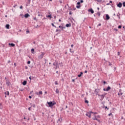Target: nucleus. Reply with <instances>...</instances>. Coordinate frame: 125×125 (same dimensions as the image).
Returning <instances> with one entry per match:
<instances>
[{"label": "nucleus", "instance_id": "obj_1", "mask_svg": "<svg viewBox=\"0 0 125 125\" xmlns=\"http://www.w3.org/2000/svg\"><path fill=\"white\" fill-rule=\"evenodd\" d=\"M53 66H56V70L57 68H59V65L58 64V62L57 61H55V62L53 63Z\"/></svg>", "mask_w": 125, "mask_h": 125}, {"label": "nucleus", "instance_id": "obj_2", "mask_svg": "<svg viewBox=\"0 0 125 125\" xmlns=\"http://www.w3.org/2000/svg\"><path fill=\"white\" fill-rule=\"evenodd\" d=\"M47 104L49 105V107H53V105L56 104V103H52V102H47Z\"/></svg>", "mask_w": 125, "mask_h": 125}, {"label": "nucleus", "instance_id": "obj_3", "mask_svg": "<svg viewBox=\"0 0 125 125\" xmlns=\"http://www.w3.org/2000/svg\"><path fill=\"white\" fill-rule=\"evenodd\" d=\"M45 54L44 52H41V54L39 56L38 58L39 59H42L43 58V56Z\"/></svg>", "mask_w": 125, "mask_h": 125}, {"label": "nucleus", "instance_id": "obj_4", "mask_svg": "<svg viewBox=\"0 0 125 125\" xmlns=\"http://www.w3.org/2000/svg\"><path fill=\"white\" fill-rule=\"evenodd\" d=\"M123 94V93H122V89H119V91L118 92V95H119V96H122V95Z\"/></svg>", "mask_w": 125, "mask_h": 125}, {"label": "nucleus", "instance_id": "obj_5", "mask_svg": "<svg viewBox=\"0 0 125 125\" xmlns=\"http://www.w3.org/2000/svg\"><path fill=\"white\" fill-rule=\"evenodd\" d=\"M4 94H5V97L6 98V96H9V91H6V92H4Z\"/></svg>", "mask_w": 125, "mask_h": 125}, {"label": "nucleus", "instance_id": "obj_6", "mask_svg": "<svg viewBox=\"0 0 125 125\" xmlns=\"http://www.w3.org/2000/svg\"><path fill=\"white\" fill-rule=\"evenodd\" d=\"M88 12H91L92 14H93L94 13V11L93 10V9H92V8L88 9Z\"/></svg>", "mask_w": 125, "mask_h": 125}, {"label": "nucleus", "instance_id": "obj_7", "mask_svg": "<svg viewBox=\"0 0 125 125\" xmlns=\"http://www.w3.org/2000/svg\"><path fill=\"white\" fill-rule=\"evenodd\" d=\"M122 6H123V4L122 3V2H120L118 4H117V7H119L120 8H121V7H122Z\"/></svg>", "mask_w": 125, "mask_h": 125}, {"label": "nucleus", "instance_id": "obj_8", "mask_svg": "<svg viewBox=\"0 0 125 125\" xmlns=\"http://www.w3.org/2000/svg\"><path fill=\"white\" fill-rule=\"evenodd\" d=\"M6 84L8 86H9V85H10V84H11V83H10V82L7 80L6 82Z\"/></svg>", "mask_w": 125, "mask_h": 125}, {"label": "nucleus", "instance_id": "obj_9", "mask_svg": "<svg viewBox=\"0 0 125 125\" xmlns=\"http://www.w3.org/2000/svg\"><path fill=\"white\" fill-rule=\"evenodd\" d=\"M24 16L25 18H28V17H30V15L28 13H26V14H25Z\"/></svg>", "mask_w": 125, "mask_h": 125}, {"label": "nucleus", "instance_id": "obj_10", "mask_svg": "<svg viewBox=\"0 0 125 125\" xmlns=\"http://www.w3.org/2000/svg\"><path fill=\"white\" fill-rule=\"evenodd\" d=\"M9 45H11L12 47H14L15 46V44L13 43H9Z\"/></svg>", "mask_w": 125, "mask_h": 125}, {"label": "nucleus", "instance_id": "obj_11", "mask_svg": "<svg viewBox=\"0 0 125 125\" xmlns=\"http://www.w3.org/2000/svg\"><path fill=\"white\" fill-rule=\"evenodd\" d=\"M105 17L106 20H109V19H110V16H109V15L108 14L106 15Z\"/></svg>", "mask_w": 125, "mask_h": 125}, {"label": "nucleus", "instance_id": "obj_12", "mask_svg": "<svg viewBox=\"0 0 125 125\" xmlns=\"http://www.w3.org/2000/svg\"><path fill=\"white\" fill-rule=\"evenodd\" d=\"M86 116L89 118H91V114L90 113H86Z\"/></svg>", "mask_w": 125, "mask_h": 125}, {"label": "nucleus", "instance_id": "obj_13", "mask_svg": "<svg viewBox=\"0 0 125 125\" xmlns=\"http://www.w3.org/2000/svg\"><path fill=\"white\" fill-rule=\"evenodd\" d=\"M83 72H81L80 74H79L78 75V78H81L82 77V75H83Z\"/></svg>", "mask_w": 125, "mask_h": 125}, {"label": "nucleus", "instance_id": "obj_14", "mask_svg": "<svg viewBox=\"0 0 125 125\" xmlns=\"http://www.w3.org/2000/svg\"><path fill=\"white\" fill-rule=\"evenodd\" d=\"M105 96H106V94L101 95V98H102V99H104V97H105Z\"/></svg>", "mask_w": 125, "mask_h": 125}, {"label": "nucleus", "instance_id": "obj_15", "mask_svg": "<svg viewBox=\"0 0 125 125\" xmlns=\"http://www.w3.org/2000/svg\"><path fill=\"white\" fill-rule=\"evenodd\" d=\"M110 89H111V87L110 86H108L106 89V91H109Z\"/></svg>", "mask_w": 125, "mask_h": 125}, {"label": "nucleus", "instance_id": "obj_16", "mask_svg": "<svg viewBox=\"0 0 125 125\" xmlns=\"http://www.w3.org/2000/svg\"><path fill=\"white\" fill-rule=\"evenodd\" d=\"M22 84H23V85H26L27 84V81H24L22 82Z\"/></svg>", "mask_w": 125, "mask_h": 125}, {"label": "nucleus", "instance_id": "obj_17", "mask_svg": "<svg viewBox=\"0 0 125 125\" xmlns=\"http://www.w3.org/2000/svg\"><path fill=\"white\" fill-rule=\"evenodd\" d=\"M117 17H118L119 19H121V14H120V13H117Z\"/></svg>", "mask_w": 125, "mask_h": 125}, {"label": "nucleus", "instance_id": "obj_18", "mask_svg": "<svg viewBox=\"0 0 125 125\" xmlns=\"http://www.w3.org/2000/svg\"><path fill=\"white\" fill-rule=\"evenodd\" d=\"M65 26H66V27H67V28H69V27H71V23H69V24L67 23V24H66Z\"/></svg>", "mask_w": 125, "mask_h": 125}, {"label": "nucleus", "instance_id": "obj_19", "mask_svg": "<svg viewBox=\"0 0 125 125\" xmlns=\"http://www.w3.org/2000/svg\"><path fill=\"white\" fill-rule=\"evenodd\" d=\"M95 92L96 95L97 94H98V89H96L95 90Z\"/></svg>", "mask_w": 125, "mask_h": 125}, {"label": "nucleus", "instance_id": "obj_20", "mask_svg": "<svg viewBox=\"0 0 125 125\" xmlns=\"http://www.w3.org/2000/svg\"><path fill=\"white\" fill-rule=\"evenodd\" d=\"M46 18H52V16H51V15H49L48 16H46Z\"/></svg>", "mask_w": 125, "mask_h": 125}, {"label": "nucleus", "instance_id": "obj_21", "mask_svg": "<svg viewBox=\"0 0 125 125\" xmlns=\"http://www.w3.org/2000/svg\"><path fill=\"white\" fill-rule=\"evenodd\" d=\"M56 93L57 94H59V90L58 89V88H57V89H56Z\"/></svg>", "mask_w": 125, "mask_h": 125}, {"label": "nucleus", "instance_id": "obj_22", "mask_svg": "<svg viewBox=\"0 0 125 125\" xmlns=\"http://www.w3.org/2000/svg\"><path fill=\"white\" fill-rule=\"evenodd\" d=\"M9 27H10V25L9 24H6V29H9Z\"/></svg>", "mask_w": 125, "mask_h": 125}, {"label": "nucleus", "instance_id": "obj_23", "mask_svg": "<svg viewBox=\"0 0 125 125\" xmlns=\"http://www.w3.org/2000/svg\"><path fill=\"white\" fill-rule=\"evenodd\" d=\"M34 51H35V49H34V48L31 49V53L34 54Z\"/></svg>", "mask_w": 125, "mask_h": 125}, {"label": "nucleus", "instance_id": "obj_24", "mask_svg": "<svg viewBox=\"0 0 125 125\" xmlns=\"http://www.w3.org/2000/svg\"><path fill=\"white\" fill-rule=\"evenodd\" d=\"M38 94H39V95H42V91H39V92L38 93Z\"/></svg>", "mask_w": 125, "mask_h": 125}, {"label": "nucleus", "instance_id": "obj_25", "mask_svg": "<svg viewBox=\"0 0 125 125\" xmlns=\"http://www.w3.org/2000/svg\"><path fill=\"white\" fill-rule=\"evenodd\" d=\"M69 51L71 53H74V50H72L71 48L69 49Z\"/></svg>", "mask_w": 125, "mask_h": 125}, {"label": "nucleus", "instance_id": "obj_26", "mask_svg": "<svg viewBox=\"0 0 125 125\" xmlns=\"http://www.w3.org/2000/svg\"><path fill=\"white\" fill-rule=\"evenodd\" d=\"M97 14H98L99 17H100V15L101 14V13H100V12H97Z\"/></svg>", "mask_w": 125, "mask_h": 125}, {"label": "nucleus", "instance_id": "obj_27", "mask_svg": "<svg viewBox=\"0 0 125 125\" xmlns=\"http://www.w3.org/2000/svg\"><path fill=\"white\" fill-rule=\"evenodd\" d=\"M77 8H81V5H78L76 6Z\"/></svg>", "mask_w": 125, "mask_h": 125}, {"label": "nucleus", "instance_id": "obj_28", "mask_svg": "<svg viewBox=\"0 0 125 125\" xmlns=\"http://www.w3.org/2000/svg\"><path fill=\"white\" fill-rule=\"evenodd\" d=\"M90 114H97V112H93L92 111H90Z\"/></svg>", "mask_w": 125, "mask_h": 125}, {"label": "nucleus", "instance_id": "obj_29", "mask_svg": "<svg viewBox=\"0 0 125 125\" xmlns=\"http://www.w3.org/2000/svg\"><path fill=\"white\" fill-rule=\"evenodd\" d=\"M95 1H97L98 2H101L102 1V0H95Z\"/></svg>", "mask_w": 125, "mask_h": 125}, {"label": "nucleus", "instance_id": "obj_30", "mask_svg": "<svg viewBox=\"0 0 125 125\" xmlns=\"http://www.w3.org/2000/svg\"><path fill=\"white\" fill-rule=\"evenodd\" d=\"M108 63V66H112V63L110 62H107Z\"/></svg>", "mask_w": 125, "mask_h": 125}, {"label": "nucleus", "instance_id": "obj_31", "mask_svg": "<svg viewBox=\"0 0 125 125\" xmlns=\"http://www.w3.org/2000/svg\"><path fill=\"white\" fill-rule=\"evenodd\" d=\"M51 25H52V26L53 27H54L55 28H56V26H55L53 23H51Z\"/></svg>", "mask_w": 125, "mask_h": 125}, {"label": "nucleus", "instance_id": "obj_32", "mask_svg": "<svg viewBox=\"0 0 125 125\" xmlns=\"http://www.w3.org/2000/svg\"><path fill=\"white\" fill-rule=\"evenodd\" d=\"M20 16H21V18H24V15L22 14H21L20 15Z\"/></svg>", "mask_w": 125, "mask_h": 125}, {"label": "nucleus", "instance_id": "obj_33", "mask_svg": "<svg viewBox=\"0 0 125 125\" xmlns=\"http://www.w3.org/2000/svg\"><path fill=\"white\" fill-rule=\"evenodd\" d=\"M55 84L56 85H57V84H58V82L57 81H55Z\"/></svg>", "mask_w": 125, "mask_h": 125}, {"label": "nucleus", "instance_id": "obj_34", "mask_svg": "<svg viewBox=\"0 0 125 125\" xmlns=\"http://www.w3.org/2000/svg\"><path fill=\"white\" fill-rule=\"evenodd\" d=\"M92 119H93V120L94 121H95V120H96H96H97V117H94V118H93Z\"/></svg>", "mask_w": 125, "mask_h": 125}, {"label": "nucleus", "instance_id": "obj_35", "mask_svg": "<svg viewBox=\"0 0 125 125\" xmlns=\"http://www.w3.org/2000/svg\"><path fill=\"white\" fill-rule=\"evenodd\" d=\"M0 109H2V104H0Z\"/></svg>", "mask_w": 125, "mask_h": 125}, {"label": "nucleus", "instance_id": "obj_36", "mask_svg": "<svg viewBox=\"0 0 125 125\" xmlns=\"http://www.w3.org/2000/svg\"><path fill=\"white\" fill-rule=\"evenodd\" d=\"M77 4L78 5H81V2H78L77 3Z\"/></svg>", "mask_w": 125, "mask_h": 125}, {"label": "nucleus", "instance_id": "obj_37", "mask_svg": "<svg viewBox=\"0 0 125 125\" xmlns=\"http://www.w3.org/2000/svg\"><path fill=\"white\" fill-rule=\"evenodd\" d=\"M32 106V107H33V108H35L36 107V104H33Z\"/></svg>", "mask_w": 125, "mask_h": 125}, {"label": "nucleus", "instance_id": "obj_38", "mask_svg": "<svg viewBox=\"0 0 125 125\" xmlns=\"http://www.w3.org/2000/svg\"><path fill=\"white\" fill-rule=\"evenodd\" d=\"M85 103H86L87 104H88V101H87V100H85Z\"/></svg>", "mask_w": 125, "mask_h": 125}, {"label": "nucleus", "instance_id": "obj_39", "mask_svg": "<svg viewBox=\"0 0 125 125\" xmlns=\"http://www.w3.org/2000/svg\"><path fill=\"white\" fill-rule=\"evenodd\" d=\"M101 117L100 116V115H98L97 116V119H100Z\"/></svg>", "mask_w": 125, "mask_h": 125}, {"label": "nucleus", "instance_id": "obj_40", "mask_svg": "<svg viewBox=\"0 0 125 125\" xmlns=\"http://www.w3.org/2000/svg\"><path fill=\"white\" fill-rule=\"evenodd\" d=\"M114 31H115V32H118V29L114 28Z\"/></svg>", "mask_w": 125, "mask_h": 125}, {"label": "nucleus", "instance_id": "obj_41", "mask_svg": "<svg viewBox=\"0 0 125 125\" xmlns=\"http://www.w3.org/2000/svg\"><path fill=\"white\" fill-rule=\"evenodd\" d=\"M118 28V29H121V28H122V25H119Z\"/></svg>", "mask_w": 125, "mask_h": 125}, {"label": "nucleus", "instance_id": "obj_42", "mask_svg": "<svg viewBox=\"0 0 125 125\" xmlns=\"http://www.w3.org/2000/svg\"><path fill=\"white\" fill-rule=\"evenodd\" d=\"M27 64H31V61H28L27 62Z\"/></svg>", "mask_w": 125, "mask_h": 125}, {"label": "nucleus", "instance_id": "obj_43", "mask_svg": "<svg viewBox=\"0 0 125 125\" xmlns=\"http://www.w3.org/2000/svg\"><path fill=\"white\" fill-rule=\"evenodd\" d=\"M69 15H72V12L70 11L69 13Z\"/></svg>", "mask_w": 125, "mask_h": 125}, {"label": "nucleus", "instance_id": "obj_44", "mask_svg": "<svg viewBox=\"0 0 125 125\" xmlns=\"http://www.w3.org/2000/svg\"><path fill=\"white\" fill-rule=\"evenodd\" d=\"M123 5L124 7H125V2H124L123 3Z\"/></svg>", "mask_w": 125, "mask_h": 125}, {"label": "nucleus", "instance_id": "obj_45", "mask_svg": "<svg viewBox=\"0 0 125 125\" xmlns=\"http://www.w3.org/2000/svg\"><path fill=\"white\" fill-rule=\"evenodd\" d=\"M108 116H109V117H110V116H113V114L112 113H109L108 114Z\"/></svg>", "mask_w": 125, "mask_h": 125}, {"label": "nucleus", "instance_id": "obj_46", "mask_svg": "<svg viewBox=\"0 0 125 125\" xmlns=\"http://www.w3.org/2000/svg\"><path fill=\"white\" fill-rule=\"evenodd\" d=\"M83 0H80V3H83Z\"/></svg>", "mask_w": 125, "mask_h": 125}, {"label": "nucleus", "instance_id": "obj_47", "mask_svg": "<svg viewBox=\"0 0 125 125\" xmlns=\"http://www.w3.org/2000/svg\"><path fill=\"white\" fill-rule=\"evenodd\" d=\"M104 60L105 62V63H107V62H108L105 59H104Z\"/></svg>", "mask_w": 125, "mask_h": 125}, {"label": "nucleus", "instance_id": "obj_48", "mask_svg": "<svg viewBox=\"0 0 125 125\" xmlns=\"http://www.w3.org/2000/svg\"><path fill=\"white\" fill-rule=\"evenodd\" d=\"M96 121H97L98 123H100V120L97 119Z\"/></svg>", "mask_w": 125, "mask_h": 125}, {"label": "nucleus", "instance_id": "obj_49", "mask_svg": "<svg viewBox=\"0 0 125 125\" xmlns=\"http://www.w3.org/2000/svg\"><path fill=\"white\" fill-rule=\"evenodd\" d=\"M59 31H60V30H59L58 29H56V33H57V32H59Z\"/></svg>", "mask_w": 125, "mask_h": 125}, {"label": "nucleus", "instance_id": "obj_50", "mask_svg": "<svg viewBox=\"0 0 125 125\" xmlns=\"http://www.w3.org/2000/svg\"><path fill=\"white\" fill-rule=\"evenodd\" d=\"M30 33V31L29 30L26 31V34H29Z\"/></svg>", "mask_w": 125, "mask_h": 125}, {"label": "nucleus", "instance_id": "obj_51", "mask_svg": "<svg viewBox=\"0 0 125 125\" xmlns=\"http://www.w3.org/2000/svg\"><path fill=\"white\" fill-rule=\"evenodd\" d=\"M59 2L60 3H62V0H59Z\"/></svg>", "mask_w": 125, "mask_h": 125}, {"label": "nucleus", "instance_id": "obj_52", "mask_svg": "<svg viewBox=\"0 0 125 125\" xmlns=\"http://www.w3.org/2000/svg\"><path fill=\"white\" fill-rule=\"evenodd\" d=\"M28 1V3H31V0H27Z\"/></svg>", "mask_w": 125, "mask_h": 125}, {"label": "nucleus", "instance_id": "obj_53", "mask_svg": "<svg viewBox=\"0 0 125 125\" xmlns=\"http://www.w3.org/2000/svg\"><path fill=\"white\" fill-rule=\"evenodd\" d=\"M105 109H107V110H109V108H108L107 106H105Z\"/></svg>", "mask_w": 125, "mask_h": 125}, {"label": "nucleus", "instance_id": "obj_54", "mask_svg": "<svg viewBox=\"0 0 125 125\" xmlns=\"http://www.w3.org/2000/svg\"><path fill=\"white\" fill-rule=\"evenodd\" d=\"M20 8L21 9H22L23 8V6H21L20 7Z\"/></svg>", "mask_w": 125, "mask_h": 125}, {"label": "nucleus", "instance_id": "obj_55", "mask_svg": "<svg viewBox=\"0 0 125 125\" xmlns=\"http://www.w3.org/2000/svg\"><path fill=\"white\" fill-rule=\"evenodd\" d=\"M72 83H75V79H72Z\"/></svg>", "mask_w": 125, "mask_h": 125}, {"label": "nucleus", "instance_id": "obj_56", "mask_svg": "<svg viewBox=\"0 0 125 125\" xmlns=\"http://www.w3.org/2000/svg\"><path fill=\"white\" fill-rule=\"evenodd\" d=\"M20 90L21 91H23V90H24V89H20Z\"/></svg>", "mask_w": 125, "mask_h": 125}, {"label": "nucleus", "instance_id": "obj_57", "mask_svg": "<svg viewBox=\"0 0 125 125\" xmlns=\"http://www.w3.org/2000/svg\"><path fill=\"white\" fill-rule=\"evenodd\" d=\"M66 27H63V26H62V29H65Z\"/></svg>", "mask_w": 125, "mask_h": 125}, {"label": "nucleus", "instance_id": "obj_58", "mask_svg": "<svg viewBox=\"0 0 125 125\" xmlns=\"http://www.w3.org/2000/svg\"><path fill=\"white\" fill-rule=\"evenodd\" d=\"M38 16H39V17L42 16V15H41V14H38Z\"/></svg>", "mask_w": 125, "mask_h": 125}, {"label": "nucleus", "instance_id": "obj_59", "mask_svg": "<svg viewBox=\"0 0 125 125\" xmlns=\"http://www.w3.org/2000/svg\"><path fill=\"white\" fill-rule=\"evenodd\" d=\"M28 98H29L30 99H31L32 98V96H29Z\"/></svg>", "mask_w": 125, "mask_h": 125}, {"label": "nucleus", "instance_id": "obj_60", "mask_svg": "<svg viewBox=\"0 0 125 125\" xmlns=\"http://www.w3.org/2000/svg\"><path fill=\"white\" fill-rule=\"evenodd\" d=\"M29 80H30V81H31V80H32V77H31V76H30V77H29Z\"/></svg>", "mask_w": 125, "mask_h": 125}, {"label": "nucleus", "instance_id": "obj_61", "mask_svg": "<svg viewBox=\"0 0 125 125\" xmlns=\"http://www.w3.org/2000/svg\"><path fill=\"white\" fill-rule=\"evenodd\" d=\"M28 110H29V111H31V107H29L28 108Z\"/></svg>", "mask_w": 125, "mask_h": 125}, {"label": "nucleus", "instance_id": "obj_62", "mask_svg": "<svg viewBox=\"0 0 125 125\" xmlns=\"http://www.w3.org/2000/svg\"><path fill=\"white\" fill-rule=\"evenodd\" d=\"M25 69H26V70H27L28 69V66H25Z\"/></svg>", "mask_w": 125, "mask_h": 125}, {"label": "nucleus", "instance_id": "obj_63", "mask_svg": "<svg viewBox=\"0 0 125 125\" xmlns=\"http://www.w3.org/2000/svg\"><path fill=\"white\" fill-rule=\"evenodd\" d=\"M10 62H11L10 61H8V62H7V63H8V64H9V63H10Z\"/></svg>", "mask_w": 125, "mask_h": 125}, {"label": "nucleus", "instance_id": "obj_64", "mask_svg": "<svg viewBox=\"0 0 125 125\" xmlns=\"http://www.w3.org/2000/svg\"><path fill=\"white\" fill-rule=\"evenodd\" d=\"M33 19H34V20H37V18H34Z\"/></svg>", "mask_w": 125, "mask_h": 125}]
</instances>
